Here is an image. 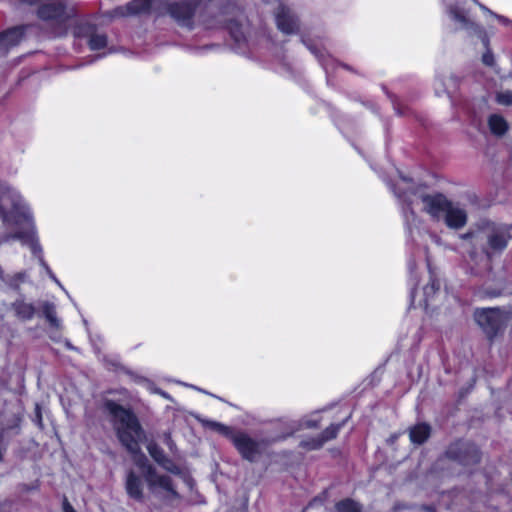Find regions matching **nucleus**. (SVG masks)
Returning <instances> with one entry per match:
<instances>
[{"instance_id":"nucleus-4","label":"nucleus","mask_w":512,"mask_h":512,"mask_svg":"<svg viewBox=\"0 0 512 512\" xmlns=\"http://www.w3.org/2000/svg\"><path fill=\"white\" fill-rule=\"evenodd\" d=\"M106 408L113 417L114 427L121 443L131 452H136L143 434L135 416L114 402H107Z\"/></svg>"},{"instance_id":"nucleus-15","label":"nucleus","mask_w":512,"mask_h":512,"mask_svg":"<svg viewBox=\"0 0 512 512\" xmlns=\"http://www.w3.org/2000/svg\"><path fill=\"white\" fill-rule=\"evenodd\" d=\"M15 237L21 239L22 243L26 245L32 256H41L43 253L42 246L38 237L33 232H17Z\"/></svg>"},{"instance_id":"nucleus-26","label":"nucleus","mask_w":512,"mask_h":512,"mask_svg":"<svg viewBox=\"0 0 512 512\" xmlns=\"http://www.w3.org/2000/svg\"><path fill=\"white\" fill-rule=\"evenodd\" d=\"M497 100L501 104L512 105V92L507 91V92L499 93L497 95Z\"/></svg>"},{"instance_id":"nucleus-8","label":"nucleus","mask_w":512,"mask_h":512,"mask_svg":"<svg viewBox=\"0 0 512 512\" xmlns=\"http://www.w3.org/2000/svg\"><path fill=\"white\" fill-rule=\"evenodd\" d=\"M475 320L488 334L494 333L507 320V315L497 308L480 309L475 312Z\"/></svg>"},{"instance_id":"nucleus-25","label":"nucleus","mask_w":512,"mask_h":512,"mask_svg":"<svg viewBox=\"0 0 512 512\" xmlns=\"http://www.w3.org/2000/svg\"><path fill=\"white\" fill-rule=\"evenodd\" d=\"M337 512H360V509L355 502L345 500L337 504Z\"/></svg>"},{"instance_id":"nucleus-29","label":"nucleus","mask_w":512,"mask_h":512,"mask_svg":"<svg viewBox=\"0 0 512 512\" xmlns=\"http://www.w3.org/2000/svg\"><path fill=\"white\" fill-rule=\"evenodd\" d=\"M343 67H344L345 69H347V70H349V69H350L348 65H343Z\"/></svg>"},{"instance_id":"nucleus-6","label":"nucleus","mask_w":512,"mask_h":512,"mask_svg":"<svg viewBox=\"0 0 512 512\" xmlns=\"http://www.w3.org/2000/svg\"><path fill=\"white\" fill-rule=\"evenodd\" d=\"M199 0H164L160 2V12L158 16L169 15L179 26L194 29V19L199 7Z\"/></svg>"},{"instance_id":"nucleus-1","label":"nucleus","mask_w":512,"mask_h":512,"mask_svg":"<svg viewBox=\"0 0 512 512\" xmlns=\"http://www.w3.org/2000/svg\"><path fill=\"white\" fill-rule=\"evenodd\" d=\"M145 476L149 490L156 497L164 500H173L177 498V489L174 481L160 471L146 468L139 464L137 471H131L126 479V492L129 497L140 500L143 497L144 486L141 478Z\"/></svg>"},{"instance_id":"nucleus-24","label":"nucleus","mask_w":512,"mask_h":512,"mask_svg":"<svg viewBox=\"0 0 512 512\" xmlns=\"http://www.w3.org/2000/svg\"><path fill=\"white\" fill-rule=\"evenodd\" d=\"M227 29L229 30V33L231 37L236 41L239 42L242 36L241 31V24L239 21L235 19H230L227 22Z\"/></svg>"},{"instance_id":"nucleus-23","label":"nucleus","mask_w":512,"mask_h":512,"mask_svg":"<svg viewBox=\"0 0 512 512\" xmlns=\"http://www.w3.org/2000/svg\"><path fill=\"white\" fill-rule=\"evenodd\" d=\"M339 431V426L337 425H331L329 428H327L326 432H325V437L323 440L321 441H318V442H313V443H307L305 444L306 447H308L309 449H315V448H318L320 447L325 441L329 440V439H332L336 436V434L338 433Z\"/></svg>"},{"instance_id":"nucleus-28","label":"nucleus","mask_w":512,"mask_h":512,"mask_svg":"<svg viewBox=\"0 0 512 512\" xmlns=\"http://www.w3.org/2000/svg\"><path fill=\"white\" fill-rule=\"evenodd\" d=\"M63 510H64V512H76V511L72 508V506H71L70 504H68V503H65V504L63 505Z\"/></svg>"},{"instance_id":"nucleus-17","label":"nucleus","mask_w":512,"mask_h":512,"mask_svg":"<svg viewBox=\"0 0 512 512\" xmlns=\"http://www.w3.org/2000/svg\"><path fill=\"white\" fill-rule=\"evenodd\" d=\"M489 129L496 136H503L508 131V123L499 114H492L488 118Z\"/></svg>"},{"instance_id":"nucleus-20","label":"nucleus","mask_w":512,"mask_h":512,"mask_svg":"<svg viewBox=\"0 0 512 512\" xmlns=\"http://www.w3.org/2000/svg\"><path fill=\"white\" fill-rule=\"evenodd\" d=\"M148 449H149V452H150L151 456L157 462H159L163 466V468H165L167 471H169L171 473H174V474H177L179 472L178 469L176 468V466L173 463H171L168 460H165L162 457V454L157 450V448L155 446L150 445L148 447Z\"/></svg>"},{"instance_id":"nucleus-13","label":"nucleus","mask_w":512,"mask_h":512,"mask_svg":"<svg viewBox=\"0 0 512 512\" xmlns=\"http://www.w3.org/2000/svg\"><path fill=\"white\" fill-rule=\"evenodd\" d=\"M231 439L237 450L244 458L254 460L258 455L260 451L259 444L254 442L247 435L243 433H235L231 435Z\"/></svg>"},{"instance_id":"nucleus-14","label":"nucleus","mask_w":512,"mask_h":512,"mask_svg":"<svg viewBox=\"0 0 512 512\" xmlns=\"http://www.w3.org/2000/svg\"><path fill=\"white\" fill-rule=\"evenodd\" d=\"M466 223L467 214L465 210L460 208H454L451 205V208H449L445 213V224L451 229L458 230L464 227Z\"/></svg>"},{"instance_id":"nucleus-27","label":"nucleus","mask_w":512,"mask_h":512,"mask_svg":"<svg viewBox=\"0 0 512 512\" xmlns=\"http://www.w3.org/2000/svg\"><path fill=\"white\" fill-rule=\"evenodd\" d=\"M46 317L47 319L49 320V322L55 326V327H58L59 326V320L57 319L56 315H55V312L53 309L49 308L47 309L46 311Z\"/></svg>"},{"instance_id":"nucleus-12","label":"nucleus","mask_w":512,"mask_h":512,"mask_svg":"<svg viewBox=\"0 0 512 512\" xmlns=\"http://www.w3.org/2000/svg\"><path fill=\"white\" fill-rule=\"evenodd\" d=\"M422 200L427 212L434 218H439L442 214H445L452 205V202L442 193L425 195Z\"/></svg>"},{"instance_id":"nucleus-3","label":"nucleus","mask_w":512,"mask_h":512,"mask_svg":"<svg viewBox=\"0 0 512 512\" xmlns=\"http://www.w3.org/2000/svg\"><path fill=\"white\" fill-rule=\"evenodd\" d=\"M0 218L6 225L25 226L32 223V214L21 195L0 179Z\"/></svg>"},{"instance_id":"nucleus-9","label":"nucleus","mask_w":512,"mask_h":512,"mask_svg":"<svg viewBox=\"0 0 512 512\" xmlns=\"http://www.w3.org/2000/svg\"><path fill=\"white\" fill-rule=\"evenodd\" d=\"M164 0H132L118 10L122 16H137L140 14H149L152 9L159 15L160 2Z\"/></svg>"},{"instance_id":"nucleus-11","label":"nucleus","mask_w":512,"mask_h":512,"mask_svg":"<svg viewBox=\"0 0 512 512\" xmlns=\"http://www.w3.org/2000/svg\"><path fill=\"white\" fill-rule=\"evenodd\" d=\"M277 28L286 35H291L299 30L298 19L290 9L281 5L275 15Z\"/></svg>"},{"instance_id":"nucleus-7","label":"nucleus","mask_w":512,"mask_h":512,"mask_svg":"<svg viewBox=\"0 0 512 512\" xmlns=\"http://www.w3.org/2000/svg\"><path fill=\"white\" fill-rule=\"evenodd\" d=\"M73 35L78 39H86L91 51H99L107 47L108 37L99 33L97 26L90 22H80L74 26Z\"/></svg>"},{"instance_id":"nucleus-10","label":"nucleus","mask_w":512,"mask_h":512,"mask_svg":"<svg viewBox=\"0 0 512 512\" xmlns=\"http://www.w3.org/2000/svg\"><path fill=\"white\" fill-rule=\"evenodd\" d=\"M25 33V25L10 27L0 32V56L7 55L11 48L19 45Z\"/></svg>"},{"instance_id":"nucleus-21","label":"nucleus","mask_w":512,"mask_h":512,"mask_svg":"<svg viewBox=\"0 0 512 512\" xmlns=\"http://www.w3.org/2000/svg\"><path fill=\"white\" fill-rule=\"evenodd\" d=\"M440 284L436 281H432L430 284L423 288V303L428 306L434 301V298L439 294Z\"/></svg>"},{"instance_id":"nucleus-22","label":"nucleus","mask_w":512,"mask_h":512,"mask_svg":"<svg viewBox=\"0 0 512 512\" xmlns=\"http://www.w3.org/2000/svg\"><path fill=\"white\" fill-rule=\"evenodd\" d=\"M200 421L204 427H206L210 430H213L215 432H218L220 434L227 435L230 437L233 434L229 427H227L219 422L206 420V419H202Z\"/></svg>"},{"instance_id":"nucleus-5","label":"nucleus","mask_w":512,"mask_h":512,"mask_svg":"<svg viewBox=\"0 0 512 512\" xmlns=\"http://www.w3.org/2000/svg\"><path fill=\"white\" fill-rule=\"evenodd\" d=\"M28 5H35V15L42 22L46 23L53 30H58V35H65L67 32V23L71 19V14L67 5L62 1L51 0H21Z\"/></svg>"},{"instance_id":"nucleus-18","label":"nucleus","mask_w":512,"mask_h":512,"mask_svg":"<svg viewBox=\"0 0 512 512\" xmlns=\"http://www.w3.org/2000/svg\"><path fill=\"white\" fill-rule=\"evenodd\" d=\"M430 434V429L426 424H418L410 430V439L413 443H423Z\"/></svg>"},{"instance_id":"nucleus-19","label":"nucleus","mask_w":512,"mask_h":512,"mask_svg":"<svg viewBox=\"0 0 512 512\" xmlns=\"http://www.w3.org/2000/svg\"><path fill=\"white\" fill-rule=\"evenodd\" d=\"M479 36L481 38V41H482L484 47L486 48V51L482 55V62L484 65H486L488 67H492L495 64V58H494L493 52L491 51V49L489 47L490 46L489 36L487 35L486 31H480Z\"/></svg>"},{"instance_id":"nucleus-2","label":"nucleus","mask_w":512,"mask_h":512,"mask_svg":"<svg viewBox=\"0 0 512 512\" xmlns=\"http://www.w3.org/2000/svg\"><path fill=\"white\" fill-rule=\"evenodd\" d=\"M463 238L475 242L485 241L487 256H490L489 251L501 254L512 239V224L496 223L489 219H482L475 224L473 229L464 234Z\"/></svg>"},{"instance_id":"nucleus-16","label":"nucleus","mask_w":512,"mask_h":512,"mask_svg":"<svg viewBox=\"0 0 512 512\" xmlns=\"http://www.w3.org/2000/svg\"><path fill=\"white\" fill-rule=\"evenodd\" d=\"M451 17L466 29H473L480 34V31H485L481 26L470 20L464 9L459 7H453L450 9Z\"/></svg>"}]
</instances>
